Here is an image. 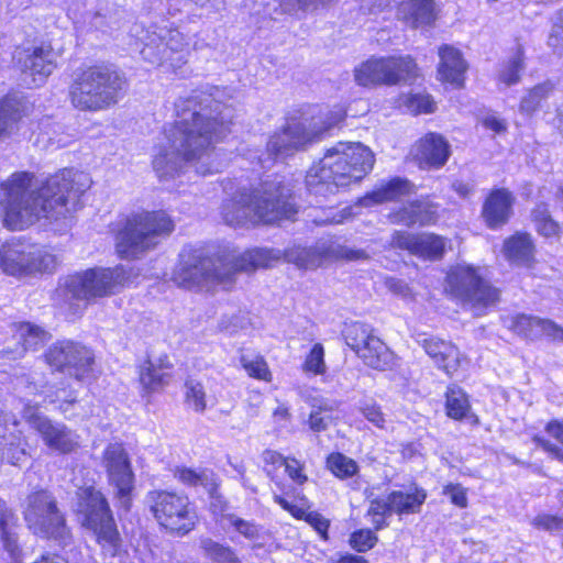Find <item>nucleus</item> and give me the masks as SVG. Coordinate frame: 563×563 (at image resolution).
<instances>
[{"mask_svg":"<svg viewBox=\"0 0 563 563\" xmlns=\"http://www.w3.org/2000/svg\"><path fill=\"white\" fill-rule=\"evenodd\" d=\"M21 417L51 450L68 454L80 446L79 434L65 423L52 420L41 411L38 405L25 404Z\"/></svg>","mask_w":563,"mask_h":563,"instance_id":"obj_17","label":"nucleus"},{"mask_svg":"<svg viewBox=\"0 0 563 563\" xmlns=\"http://www.w3.org/2000/svg\"><path fill=\"white\" fill-rule=\"evenodd\" d=\"M125 79L108 66H89L74 74L69 100L79 111H104L118 103Z\"/></svg>","mask_w":563,"mask_h":563,"instance_id":"obj_7","label":"nucleus"},{"mask_svg":"<svg viewBox=\"0 0 563 563\" xmlns=\"http://www.w3.org/2000/svg\"><path fill=\"white\" fill-rule=\"evenodd\" d=\"M76 353V343L71 341H60L53 344L45 354L46 362L60 371L67 365L68 357Z\"/></svg>","mask_w":563,"mask_h":563,"instance_id":"obj_52","label":"nucleus"},{"mask_svg":"<svg viewBox=\"0 0 563 563\" xmlns=\"http://www.w3.org/2000/svg\"><path fill=\"white\" fill-rule=\"evenodd\" d=\"M23 516L29 529L41 538L65 541L69 536L65 516L55 496L46 489L27 495Z\"/></svg>","mask_w":563,"mask_h":563,"instance_id":"obj_14","label":"nucleus"},{"mask_svg":"<svg viewBox=\"0 0 563 563\" xmlns=\"http://www.w3.org/2000/svg\"><path fill=\"white\" fill-rule=\"evenodd\" d=\"M523 54L519 52L514 58H511L504 71L499 75V80L506 86H512L520 81L521 71L523 69Z\"/></svg>","mask_w":563,"mask_h":563,"instance_id":"obj_53","label":"nucleus"},{"mask_svg":"<svg viewBox=\"0 0 563 563\" xmlns=\"http://www.w3.org/2000/svg\"><path fill=\"white\" fill-rule=\"evenodd\" d=\"M173 374V364L167 355L157 361L147 358L143 363V388L148 391L163 389L168 385Z\"/></svg>","mask_w":563,"mask_h":563,"instance_id":"obj_37","label":"nucleus"},{"mask_svg":"<svg viewBox=\"0 0 563 563\" xmlns=\"http://www.w3.org/2000/svg\"><path fill=\"white\" fill-rule=\"evenodd\" d=\"M330 563H371L365 556L360 553L341 552Z\"/></svg>","mask_w":563,"mask_h":563,"instance_id":"obj_62","label":"nucleus"},{"mask_svg":"<svg viewBox=\"0 0 563 563\" xmlns=\"http://www.w3.org/2000/svg\"><path fill=\"white\" fill-rule=\"evenodd\" d=\"M375 155L361 143H339L306 175L310 192L327 197L363 180L374 168Z\"/></svg>","mask_w":563,"mask_h":563,"instance_id":"obj_6","label":"nucleus"},{"mask_svg":"<svg viewBox=\"0 0 563 563\" xmlns=\"http://www.w3.org/2000/svg\"><path fill=\"white\" fill-rule=\"evenodd\" d=\"M230 525L236 532H239L247 540H255L260 537V530L257 526L252 521L232 516L230 518Z\"/></svg>","mask_w":563,"mask_h":563,"instance_id":"obj_58","label":"nucleus"},{"mask_svg":"<svg viewBox=\"0 0 563 563\" xmlns=\"http://www.w3.org/2000/svg\"><path fill=\"white\" fill-rule=\"evenodd\" d=\"M286 256L289 262L295 263L299 268L306 269L311 263L310 251L301 247H296L287 252Z\"/></svg>","mask_w":563,"mask_h":563,"instance_id":"obj_59","label":"nucleus"},{"mask_svg":"<svg viewBox=\"0 0 563 563\" xmlns=\"http://www.w3.org/2000/svg\"><path fill=\"white\" fill-rule=\"evenodd\" d=\"M439 15L435 0H401L397 4V19L410 30L433 29Z\"/></svg>","mask_w":563,"mask_h":563,"instance_id":"obj_28","label":"nucleus"},{"mask_svg":"<svg viewBox=\"0 0 563 563\" xmlns=\"http://www.w3.org/2000/svg\"><path fill=\"white\" fill-rule=\"evenodd\" d=\"M261 461L263 472L280 492L273 495L274 503L294 519L308 523L323 541H328L330 520L319 511L309 510L310 504L307 496L295 487L287 485L279 474L280 467H284L286 475L295 485L303 486L309 481L305 462L294 455L285 456L274 449L263 450Z\"/></svg>","mask_w":563,"mask_h":563,"instance_id":"obj_5","label":"nucleus"},{"mask_svg":"<svg viewBox=\"0 0 563 563\" xmlns=\"http://www.w3.org/2000/svg\"><path fill=\"white\" fill-rule=\"evenodd\" d=\"M59 262L44 245L13 238L0 245V268L14 277H34L53 273Z\"/></svg>","mask_w":563,"mask_h":563,"instance_id":"obj_12","label":"nucleus"},{"mask_svg":"<svg viewBox=\"0 0 563 563\" xmlns=\"http://www.w3.org/2000/svg\"><path fill=\"white\" fill-rule=\"evenodd\" d=\"M115 249L121 258H136L141 253V216L132 213L121 218L114 227Z\"/></svg>","mask_w":563,"mask_h":563,"instance_id":"obj_30","label":"nucleus"},{"mask_svg":"<svg viewBox=\"0 0 563 563\" xmlns=\"http://www.w3.org/2000/svg\"><path fill=\"white\" fill-rule=\"evenodd\" d=\"M389 246L422 261L437 262L446 253L448 239L434 232L395 230Z\"/></svg>","mask_w":563,"mask_h":563,"instance_id":"obj_18","label":"nucleus"},{"mask_svg":"<svg viewBox=\"0 0 563 563\" xmlns=\"http://www.w3.org/2000/svg\"><path fill=\"white\" fill-rule=\"evenodd\" d=\"M148 511L158 529L172 537L183 538L196 530L199 514L190 497L175 489H155L147 494Z\"/></svg>","mask_w":563,"mask_h":563,"instance_id":"obj_10","label":"nucleus"},{"mask_svg":"<svg viewBox=\"0 0 563 563\" xmlns=\"http://www.w3.org/2000/svg\"><path fill=\"white\" fill-rule=\"evenodd\" d=\"M385 286L393 292L405 295L409 291L408 285L398 278L395 277H387L385 279Z\"/></svg>","mask_w":563,"mask_h":563,"instance_id":"obj_64","label":"nucleus"},{"mask_svg":"<svg viewBox=\"0 0 563 563\" xmlns=\"http://www.w3.org/2000/svg\"><path fill=\"white\" fill-rule=\"evenodd\" d=\"M336 256L344 261H364L368 258L367 253L362 249L339 247Z\"/></svg>","mask_w":563,"mask_h":563,"instance_id":"obj_61","label":"nucleus"},{"mask_svg":"<svg viewBox=\"0 0 563 563\" xmlns=\"http://www.w3.org/2000/svg\"><path fill=\"white\" fill-rule=\"evenodd\" d=\"M324 467L338 479L345 481L355 476L358 471L357 462L342 452H330L324 459Z\"/></svg>","mask_w":563,"mask_h":563,"instance_id":"obj_43","label":"nucleus"},{"mask_svg":"<svg viewBox=\"0 0 563 563\" xmlns=\"http://www.w3.org/2000/svg\"><path fill=\"white\" fill-rule=\"evenodd\" d=\"M428 497L427 490L412 483L409 490H391L387 494V498L395 509L398 517L416 515L422 509Z\"/></svg>","mask_w":563,"mask_h":563,"instance_id":"obj_36","label":"nucleus"},{"mask_svg":"<svg viewBox=\"0 0 563 563\" xmlns=\"http://www.w3.org/2000/svg\"><path fill=\"white\" fill-rule=\"evenodd\" d=\"M169 129L168 141L172 151H163L153 159L157 173H166L169 163L199 161L220 143L228 129L222 119L199 111L184 110Z\"/></svg>","mask_w":563,"mask_h":563,"instance_id":"obj_4","label":"nucleus"},{"mask_svg":"<svg viewBox=\"0 0 563 563\" xmlns=\"http://www.w3.org/2000/svg\"><path fill=\"white\" fill-rule=\"evenodd\" d=\"M395 514V509L389 499L375 497L369 500L365 516L368 518L372 528L377 531L389 527V519Z\"/></svg>","mask_w":563,"mask_h":563,"instance_id":"obj_44","label":"nucleus"},{"mask_svg":"<svg viewBox=\"0 0 563 563\" xmlns=\"http://www.w3.org/2000/svg\"><path fill=\"white\" fill-rule=\"evenodd\" d=\"M93 354L87 347L76 343V353L68 357L64 371L75 378L81 380L89 376L92 371Z\"/></svg>","mask_w":563,"mask_h":563,"instance_id":"obj_45","label":"nucleus"},{"mask_svg":"<svg viewBox=\"0 0 563 563\" xmlns=\"http://www.w3.org/2000/svg\"><path fill=\"white\" fill-rule=\"evenodd\" d=\"M324 347L321 343H314L306 354L301 364V371L308 376H320L327 372Z\"/></svg>","mask_w":563,"mask_h":563,"instance_id":"obj_50","label":"nucleus"},{"mask_svg":"<svg viewBox=\"0 0 563 563\" xmlns=\"http://www.w3.org/2000/svg\"><path fill=\"white\" fill-rule=\"evenodd\" d=\"M13 59L21 71L23 84L30 88L44 84L57 66L56 54L49 44L19 47Z\"/></svg>","mask_w":563,"mask_h":563,"instance_id":"obj_19","label":"nucleus"},{"mask_svg":"<svg viewBox=\"0 0 563 563\" xmlns=\"http://www.w3.org/2000/svg\"><path fill=\"white\" fill-rule=\"evenodd\" d=\"M322 408L311 411L308 417V426L311 431L319 433L328 429V421L321 416Z\"/></svg>","mask_w":563,"mask_h":563,"instance_id":"obj_60","label":"nucleus"},{"mask_svg":"<svg viewBox=\"0 0 563 563\" xmlns=\"http://www.w3.org/2000/svg\"><path fill=\"white\" fill-rule=\"evenodd\" d=\"M175 477L187 487H202L211 499L222 497L220 494L221 479L212 470L178 466L175 470Z\"/></svg>","mask_w":563,"mask_h":563,"instance_id":"obj_34","label":"nucleus"},{"mask_svg":"<svg viewBox=\"0 0 563 563\" xmlns=\"http://www.w3.org/2000/svg\"><path fill=\"white\" fill-rule=\"evenodd\" d=\"M404 106L412 115L432 114L438 109L433 96L428 92H410L404 100Z\"/></svg>","mask_w":563,"mask_h":563,"instance_id":"obj_48","label":"nucleus"},{"mask_svg":"<svg viewBox=\"0 0 563 563\" xmlns=\"http://www.w3.org/2000/svg\"><path fill=\"white\" fill-rule=\"evenodd\" d=\"M241 367L245 371L246 375L255 380L269 384L273 382V372L268 362L262 354H256L253 358L245 355L239 357Z\"/></svg>","mask_w":563,"mask_h":563,"instance_id":"obj_46","label":"nucleus"},{"mask_svg":"<svg viewBox=\"0 0 563 563\" xmlns=\"http://www.w3.org/2000/svg\"><path fill=\"white\" fill-rule=\"evenodd\" d=\"M52 401H59L58 409L59 411L65 416L67 419L71 418H84L88 416V412H77V411H70L71 407H75L77 404L76 397L73 395H66L65 390H59L56 393V398Z\"/></svg>","mask_w":563,"mask_h":563,"instance_id":"obj_56","label":"nucleus"},{"mask_svg":"<svg viewBox=\"0 0 563 563\" xmlns=\"http://www.w3.org/2000/svg\"><path fill=\"white\" fill-rule=\"evenodd\" d=\"M183 401L187 409L203 413L208 408V395L201 380L187 377L183 385Z\"/></svg>","mask_w":563,"mask_h":563,"instance_id":"obj_40","label":"nucleus"},{"mask_svg":"<svg viewBox=\"0 0 563 563\" xmlns=\"http://www.w3.org/2000/svg\"><path fill=\"white\" fill-rule=\"evenodd\" d=\"M25 456V441L18 429V421L0 412V460L12 465Z\"/></svg>","mask_w":563,"mask_h":563,"instance_id":"obj_31","label":"nucleus"},{"mask_svg":"<svg viewBox=\"0 0 563 563\" xmlns=\"http://www.w3.org/2000/svg\"><path fill=\"white\" fill-rule=\"evenodd\" d=\"M444 291L451 300L468 307L477 316L486 314L501 298L500 289L472 264L451 266L444 277Z\"/></svg>","mask_w":563,"mask_h":563,"instance_id":"obj_8","label":"nucleus"},{"mask_svg":"<svg viewBox=\"0 0 563 563\" xmlns=\"http://www.w3.org/2000/svg\"><path fill=\"white\" fill-rule=\"evenodd\" d=\"M553 89L554 85L551 81H543L533 86L520 101L521 112L531 114L539 110Z\"/></svg>","mask_w":563,"mask_h":563,"instance_id":"obj_47","label":"nucleus"},{"mask_svg":"<svg viewBox=\"0 0 563 563\" xmlns=\"http://www.w3.org/2000/svg\"><path fill=\"white\" fill-rule=\"evenodd\" d=\"M442 212L441 205L433 201L430 195H424L394 209L388 213V220L393 224L408 228H429L439 224Z\"/></svg>","mask_w":563,"mask_h":563,"instance_id":"obj_20","label":"nucleus"},{"mask_svg":"<svg viewBox=\"0 0 563 563\" xmlns=\"http://www.w3.org/2000/svg\"><path fill=\"white\" fill-rule=\"evenodd\" d=\"M298 211L294 191L282 180H264L255 188H243L221 205L223 221L234 228L295 220Z\"/></svg>","mask_w":563,"mask_h":563,"instance_id":"obj_3","label":"nucleus"},{"mask_svg":"<svg viewBox=\"0 0 563 563\" xmlns=\"http://www.w3.org/2000/svg\"><path fill=\"white\" fill-rule=\"evenodd\" d=\"M420 345L434 366L450 378L468 362L466 354L456 343L439 335L424 338Z\"/></svg>","mask_w":563,"mask_h":563,"instance_id":"obj_23","label":"nucleus"},{"mask_svg":"<svg viewBox=\"0 0 563 563\" xmlns=\"http://www.w3.org/2000/svg\"><path fill=\"white\" fill-rule=\"evenodd\" d=\"M361 415L379 430L386 429V415L376 401L365 402L360 407Z\"/></svg>","mask_w":563,"mask_h":563,"instance_id":"obj_54","label":"nucleus"},{"mask_svg":"<svg viewBox=\"0 0 563 563\" xmlns=\"http://www.w3.org/2000/svg\"><path fill=\"white\" fill-rule=\"evenodd\" d=\"M411 161L421 170L442 169L452 155L449 140L439 132L422 134L412 145Z\"/></svg>","mask_w":563,"mask_h":563,"instance_id":"obj_21","label":"nucleus"},{"mask_svg":"<svg viewBox=\"0 0 563 563\" xmlns=\"http://www.w3.org/2000/svg\"><path fill=\"white\" fill-rule=\"evenodd\" d=\"M27 114V102L16 96L0 100V139H8L19 131L21 120Z\"/></svg>","mask_w":563,"mask_h":563,"instance_id":"obj_35","label":"nucleus"},{"mask_svg":"<svg viewBox=\"0 0 563 563\" xmlns=\"http://www.w3.org/2000/svg\"><path fill=\"white\" fill-rule=\"evenodd\" d=\"M34 175L15 172L0 184L3 225L11 231L27 229L42 217L57 220L75 211L92 180L85 172L63 169L41 185Z\"/></svg>","mask_w":563,"mask_h":563,"instance_id":"obj_1","label":"nucleus"},{"mask_svg":"<svg viewBox=\"0 0 563 563\" xmlns=\"http://www.w3.org/2000/svg\"><path fill=\"white\" fill-rule=\"evenodd\" d=\"M515 194L507 187H493L484 196L481 218L489 230H500L514 216Z\"/></svg>","mask_w":563,"mask_h":563,"instance_id":"obj_24","label":"nucleus"},{"mask_svg":"<svg viewBox=\"0 0 563 563\" xmlns=\"http://www.w3.org/2000/svg\"><path fill=\"white\" fill-rule=\"evenodd\" d=\"M18 341L22 343V346L16 351L12 352L10 358L16 360L22 357L24 352L27 350H36L43 345L49 338L48 333L42 328L31 324L29 322L21 323L16 331Z\"/></svg>","mask_w":563,"mask_h":563,"instance_id":"obj_39","label":"nucleus"},{"mask_svg":"<svg viewBox=\"0 0 563 563\" xmlns=\"http://www.w3.org/2000/svg\"><path fill=\"white\" fill-rule=\"evenodd\" d=\"M531 221L537 233L545 239H559L562 234L561 224L553 219L545 203H539L531 210Z\"/></svg>","mask_w":563,"mask_h":563,"instance_id":"obj_42","label":"nucleus"},{"mask_svg":"<svg viewBox=\"0 0 563 563\" xmlns=\"http://www.w3.org/2000/svg\"><path fill=\"white\" fill-rule=\"evenodd\" d=\"M201 549L205 555L214 563H242L231 547L211 539L202 541Z\"/></svg>","mask_w":563,"mask_h":563,"instance_id":"obj_49","label":"nucleus"},{"mask_svg":"<svg viewBox=\"0 0 563 563\" xmlns=\"http://www.w3.org/2000/svg\"><path fill=\"white\" fill-rule=\"evenodd\" d=\"M443 495L450 498L451 504L459 508H466L467 490L459 483H449L443 487Z\"/></svg>","mask_w":563,"mask_h":563,"instance_id":"obj_57","label":"nucleus"},{"mask_svg":"<svg viewBox=\"0 0 563 563\" xmlns=\"http://www.w3.org/2000/svg\"><path fill=\"white\" fill-rule=\"evenodd\" d=\"M16 517L14 512L5 506L0 507V537L4 549L13 559L20 555V547L18 543Z\"/></svg>","mask_w":563,"mask_h":563,"instance_id":"obj_41","label":"nucleus"},{"mask_svg":"<svg viewBox=\"0 0 563 563\" xmlns=\"http://www.w3.org/2000/svg\"><path fill=\"white\" fill-rule=\"evenodd\" d=\"M280 255L271 249L253 247L238 256L227 253H203L199 249H189L180 254L178 265L173 272V282L184 289L206 287L213 291L217 287L231 290L239 273H253L275 265Z\"/></svg>","mask_w":563,"mask_h":563,"instance_id":"obj_2","label":"nucleus"},{"mask_svg":"<svg viewBox=\"0 0 563 563\" xmlns=\"http://www.w3.org/2000/svg\"><path fill=\"white\" fill-rule=\"evenodd\" d=\"M354 81L363 88L412 85L422 78L417 58L411 54L372 55L353 70Z\"/></svg>","mask_w":563,"mask_h":563,"instance_id":"obj_9","label":"nucleus"},{"mask_svg":"<svg viewBox=\"0 0 563 563\" xmlns=\"http://www.w3.org/2000/svg\"><path fill=\"white\" fill-rule=\"evenodd\" d=\"M413 181L404 176H391L380 180L369 191H366L358 200L365 208H372L390 202H398L406 197L416 194Z\"/></svg>","mask_w":563,"mask_h":563,"instance_id":"obj_27","label":"nucleus"},{"mask_svg":"<svg viewBox=\"0 0 563 563\" xmlns=\"http://www.w3.org/2000/svg\"><path fill=\"white\" fill-rule=\"evenodd\" d=\"M175 229L173 219L163 210L143 213V252L167 239Z\"/></svg>","mask_w":563,"mask_h":563,"instance_id":"obj_33","label":"nucleus"},{"mask_svg":"<svg viewBox=\"0 0 563 563\" xmlns=\"http://www.w3.org/2000/svg\"><path fill=\"white\" fill-rule=\"evenodd\" d=\"M508 330L526 341H536L548 336L553 341H563V328L548 318L518 312L509 317Z\"/></svg>","mask_w":563,"mask_h":563,"instance_id":"obj_26","label":"nucleus"},{"mask_svg":"<svg viewBox=\"0 0 563 563\" xmlns=\"http://www.w3.org/2000/svg\"><path fill=\"white\" fill-rule=\"evenodd\" d=\"M104 464L111 484L118 489L121 506L129 509L133 473L124 449L120 444H110L104 452Z\"/></svg>","mask_w":563,"mask_h":563,"instance_id":"obj_25","label":"nucleus"},{"mask_svg":"<svg viewBox=\"0 0 563 563\" xmlns=\"http://www.w3.org/2000/svg\"><path fill=\"white\" fill-rule=\"evenodd\" d=\"M345 344L362 363L377 372L395 371L399 363L396 353L377 335L376 329L363 321H353L343 331Z\"/></svg>","mask_w":563,"mask_h":563,"instance_id":"obj_13","label":"nucleus"},{"mask_svg":"<svg viewBox=\"0 0 563 563\" xmlns=\"http://www.w3.org/2000/svg\"><path fill=\"white\" fill-rule=\"evenodd\" d=\"M77 497L76 511L82 516V525L92 529L102 547H108V551L114 555L119 536L107 500L93 487L81 489Z\"/></svg>","mask_w":563,"mask_h":563,"instance_id":"obj_16","label":"nucleus"},{"mask_svg":"<svg viewBox=\"0 0 563 563\" xmlns=\"http://www.w3.org/2000/svg\"><path fill=\"white\" fill-rule=\"evenodd\" d=\"M532 526L536 529L549 532L563 530V516L558 514H539L532 520Z\"/></svg>","mask_w":563,"mask_h":563,"instance_id":"obj_55","label":"nucleus"},{"mask_svg":"<svg viewBox=\"0 0 563 563\" xmlns=\"http://www.w3.org/2000/svg\"><path fill=\"white\" fill-rule=\"evenodd\" d=\"M128 279L129 273L122 265L95 267L68 276L64 287L74 298L90 301L115 294Z\"/></svg>","mask_w":563,"mask_h":563,"instance_id":"obj_15","label":"nucleus"},{"mask_svg":"<svg viewBox=\"0 0 563 563\" xmlns=\"http://www.w3.org/2000/svg\"><path fill=\"white\" fill-rule=\"evenodd\" d=\"M483 125L486 129H488L495 133H498V134L504 133L507 130L506 123L501 119L494 117V115L484 118Z\"/></svg>","mask_w":563,"mask_h":563,"instance_id":"obj_63","label":"nucleus"},{"mask_svg":"<svg viewBox=\"0 0 563 563\" xmlns=\"http://www.w3.org/2000/svg\"><path fill=\"white\" fill-rule=\"evenodd\" d=\"M504 257L514 265L532 269L537 264V246L532 235L527 231H515L501 245Z\"/></svg>","mask_w":563,"mask_h":563,"instance_id":"obj_29","label":"nucleus"},{"mask_svg":"<svg viewBox=\"0 0 563 563\" xmlns=\"http://www.w3.org/2000/svg\"><path fill=\"white\" fill-rule=\"evenodd\" d=\"M346 115L344 109H338L312 115L308 123L289 118L286 124L271 136L267 151L274 157L290 155L292 151L320 140L331 129L343 123Z\"/></svg>","mask_w":563,"mask_h":563,"instance_id":"obj_11","label":"nucleus"},{"mask_svg":"<svg viewBox=\"0 0 563 563\" xmlns=\"http://www.w3.org/2000/svg\"><path fill=\"white\" fill-rule=\"evenodd\" d=\"M444 413L453 421H466L472 427L481 424L479 416L474 412L470 395L459 385L449 384L444 391Z\"/></svg>","mask_w":563,"mask_h":563,"instance_id":"obj_32","label":"nucleus"},{"mask_svg":"<svg viewBox=\"0 0 563 563\" xmlns=\"http://www.w3.org/2000/svg\"><path fill=\"white\" fill-rule=\"evenodd\" d=\"M439 62L435 67L438 81L445 89L462 90L466 87L468 62L463 52L452 44L438 47Z\"/></svg>","mask_w":563,"mask_h":563,"instance_id":"obj_22","label":"nucleus"},{"mask_svg":"<svg viewBox=\"0 0 563 563\" xmlns=\"http://www.w3.org/2000/svg\"><path fill=\"white\" fill-rule=\"evenodd\" d=\"M544 431L550 438L555 440L559 445L540 434L532 435V442L550 456L563 462V420L550 419L544 424Z\"/></svg>","mask_w":563,"mask_h":563,"instance_id":"obj_38","label":"nucleus"},{"mask_svg":"<svg viewBox=\"0 0 563 563\" xmlns=\"http://www.w3.org/2000/svg\"><path fill=\"white\" fill-rule=\"evenodd\" d=\"M377 530L374 528H358L349 536L347 543L356 553H366L378 543Z\"/></svg>","mask_w":563,"mask_h":563,"instance_id":"obj_51","label":"nucleus"}]
</instances>
